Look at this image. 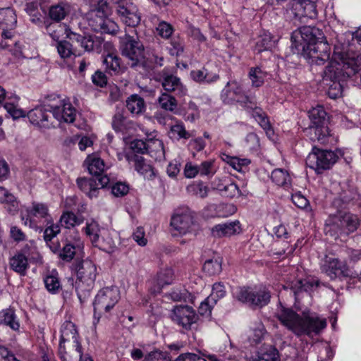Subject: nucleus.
Masks as SVG:
<instances>
[{
	"instance_id": "nucleus-6",
	"label": "nucleus",
	"mask_w": 361,
	"mask_h": 361,
	"mask_svg": "<svg viewBox=\"0 0 361 361\" xmlns=\"http://www.w3.org/2000/svg\"><path fill=\"white\" fill-rule=\"evenodd\" d=\"M44 106L49 108L53 117L60 123H73L75 120L76 110L69 100L59 95L50 94L44 99Z\"/></svg>"
},
{
	"instance_id": "nucleus-64",
	"label": "nucleus",
	"mask_w": 361,
	"mask_h": 361,
	"mask_svg": "<svg viewBox=\"0 0 361 361\" xmlns=\"http://www.w3.org/2000/svg\"><path fill=\"white\" fill-rule=\"evenodd\" d=\"M226 293L224 286L221 283H216L213 285L212 294L208 298L215 303L217 300L224 298Z\"/></svg>"
},
{
	"instance_id": "nucleus-22",
	"label": "nucleus",
	"mask_w": 361,
	"mask_h": 361,
	"mask_svg": "<svg viewBox=\"0 0 361 361\" xmlns=\"http://www.w3.org/2000/svg\"><path fill=\"white\" fill-rule=\"evenodd\" d=\"M127 159L134 162L135 171L148 180H153L157 176V171L149 161H147L143 157L137 154L128 155Z\"/></svg>"
},
{
	"instance_id": "nucleus-26",
	"label": "nucleus",
	"mask_w": 361,
	"mask_h": 361,
	"mask_svg": "<svg viewBox=\"0 0 361 361\" xmlns=\"http://www.w3.org/2000/svg\"><path fill=\"white\" fill-rule=\"evenodd\" d=\"M106 71L111 75H119L125 72L126 68L121 64V58L115 53H109L103 60Z\"/></svg>"
},
{
	"instance_id": "nucleus-28",
	"label": "nucleus",
	"mask_w": 361,
	"mask_h": 361,
	"mask_svg": "<svg viewBox=\"0 0 361 361\" xmlns=\"http://www.w3.org/2000/svg\"><path fill=\"white\" fill-rule=\"evenodd\" d=\"M133 126V122L128 120L122 111H117L112 117L111 126L117 133H126Z\"/></svg>"
},
{
	"instance_id": "nucleus-31",
	"label": "nucleus",
	"mask_w": 361,
	"mask_h": 361,
	"mask_svg": "<svg viewBox=\"0 0 361 361\" xmlns=\"http://www.w3.org/2000/svg\"><path fill=\"white\" fill-rule=\"evenodd\" d=\"M126 106L128 111L134 115H140L145 111V102L144 99L137 94H131L126 101Z\"/></svg>"
},
{
	"instance_id": "nucleus-1",
	"label": "nucleus",
	"mask_w": 361,
	"mask_h": 361,
	"mask_svg": "<svg viewBox=\"0 0 361 361\" xmlns=\"http://www.w3.org/2000/svg\"><path fill=\"white\" fill-rule=\"evenodd\" d=\"M361 69V55H357L350 45H334L333 59L323 72L326 82H344Z\"/></svg>"
},
{
	"instance_id": "nucleus-37",
	"label": "nucleus",
	"mask_w": 361,
	"mask_h": 361,
	"mask_svg": "<svg viewBox=\"0 0 361 361\" xmlns=\"http://www.w3.org/2000/svg\"><path fill=\"white\" fill-rule=\"evenodd\" d=\"M56 49L61 59H70L72 56H80V54L77 52V50L73 47L72 44L66 40L59 41L56 44Z\"/></svg>"
},
{
	"instance_id": "nucleus-36",
	"label": "nucleus",
	"mask_w": 361,
	"mask_h": 361,
	"mask_svg": "<svg viewBox=\"0 0 361 361\" xmlns=\"http://www.w3.org/2000/svg\"><path fill=\"white\" fill-rule=\"evenodd\" d=\"M279 358L278 350L271 345H264L257 355V361H278Z\"/></svg>"
},
{
	"instance_id": "nucleus-20",
	"label": "nucleus",
	"mask_w": 361,
	"mask_h": 361,
	"mask_svg": "<svg viewBox=\"0 0 361 361\" xmlns=\"http://www.w3.org/2000/svg\"><path fill=\"white\" fill-rule=\"evenodd\" d=\"M43 105L37 106L28 111L27 116L31 124L40 128H49L53 126L49 114V109Z\"/></svg>"
},
{
	"instance_id": "nucleus-55",
	"label": "nucleus",
	"mask_w": 361,
	"mask_h": 361,
	"mask_svg": "<svg viewBox=\"0 0 361 361\" xmlns=\"http://www.w3.org/2000/svg\"><path fill=\"white\" fill-rule=\"evenodd\" d=\"M68 11L64 6L61 4L54 5L50 7L49 15L51 19L56 22L63 20L67 15Z\"/></svg>"
},
{
	"instance_id": "nucleus-23",
	"label": "nucleus",
	"mask_w": 361,
	"mask_h": 361,
	"mask_svg": "<svg viewBox=\"0 0 361 361\" xmlns=\"http://www.w3.org/2000/svg\"><path fill=\"white\" fill-rule=\"evenodd\" d=\"M242 232L241 224L236 220L225 224H217L211 228L212 235L214 238L231 237Z\"/></svg>"
},
{
	"instance_id": "nucleus-57",
	"label": "nucleus",
	"mask_w": 361,
	"mask_h": 361,
	"mask_svg": "<svg viewBox=\"0 0 361 361\" xmlns=\"http://www.w3.org/2000/svg\"><path fill=\"white\" fill-rule=\"evenodd\" d=\"M0 15L4 17L2 22L1 23L2 25H6V27L12 28L15 26L17 20L16 16L13 11V10L11 8L3 9L0 12Z\"/></svg>"
},
{
	"instance_id": "nucleus-61",
	"label": "nucleus",
	"mask_w": 361,
	"mask_h": 361,
	"mask_svg": "<svg viewBox=\"0 0 361 361\" xmlns=\"http://www.w3.org/2000/svg\"><path fill=\"white\" fill-rule=\"evenodd\" d=\"M149 140L145 142L142 140L136 139L130 142V149L134 153L144 154L149 152Z\"/></svg>"
},
{
	"instance_id": "nucleus-8",
	"label": "nucleus",
	"mask_w": 361,
	"mask_h": 361,
	"mask_svg": "<svg viewBox=\"0 0 361 361\" xmlns=\"http://www.w3.org/2000/svg\"><path fill=\"white\" fill-rule=\"evenodd\" d=\"M255 97L247 94L242 85L237 80L228 81L221 92V99L224 104H231L234 102L239 103L243 107H253Z\"/></svg>"
},
{
	"instance_id": "nucleus-62",
	"label": "nucleus",
	"mask_w": 361,
	"mask_h": 361,
	"mask_svg": "<svg viewBox=\"0 0 361 361\" xmlns=\"http://www.w3.org/2000/svg\"><path fill=\"white\" fill-rule=\"evenodd\" d=\"M208 359L209 360L197 354L188 353L181 354L174 361H219L214 355L209 356Z\"/></svg>"
},
{
	"instance_id": "nucleus-3",
	"label": "nucleus",
	"mask_w": 361,
	"mask_h": 361,
	"mask_svg": "<svg viewBox=\"0 0 361 361\" xmlns=\"http://www.w3.org/2000/svg\"><path fill=\"white\" fill-rule=\"evenodd\" d=\"M279 320L297 336L319 334L326 326V321L316 314L300 315L290 309L283 308L276 315Z\"/></svg>"
},
{
	"instance_id": "nucleus-16",
	"label": "nucleus",
	"mask_w": 361,
	"mask_h": 361,
	"mask_svg": "<svg viewBox=\"0 0 361 361\" xmlns=\"http://www.w3.org/2000/svg\"><path fill=\"white\" fill-rule=\"evenodd\" d=\"M110 182L109 178L104 175L100 178H78L76 180L78 188L90 198L97 197L99 190L106 187Z\"/></svg>"
},
{
	"instance_id": "nucleus-45",
	"label": "nucleus",
	"mask_w": 361,
	"mask_h": 361,
	"mask_svg": "<svg viewBox=\"0 0 361 361\" xmlns=\"http://www.w3.org/2000/svg\"><path fill=\"white\" fill-rule=\"evenodd\" d=\"M169 134L171 138L177 140H188L191 137L190 133L185 130L184 124L180 121H176L175 124L171 125Z\"/></svg>"
},
{
	"instance_id": "nucleus-47",
	"label": "nucleus",
	"mask_w": 361,
	"mask_h": 361,
	"mask_svg": "<svg viewBox=\"0 0 361 361\" xmlns=\"http://www.w3.org/2000/svg\"><path fill=\"white\" fill-rule=\"evenodd\" d=\"M202 270L209 276L217 275L221 272V260L219 259H209L205 261Z\"/></svg>"
},
{
	"instance_id": "nucleus-13",
	"label": "nucleus",
	"mask_w": 361,
	"mask_h": 361,
	"mask_svg": "<svg viewBox=\"0 0 361 361\" xmlns=\"http://www.w3.org/2000/svg\"><path fill=\"white\" fill-rule=\"evenodd\" d=\"M321 270L332 280L352 276L351 271L345 263L333 257H325L321 265Z\"/></svg>"
},
{
	"instance_id": "nucleus-46",
	"label": "nucleus",
	"mask_w": 361,
	"mask_h": 361,
	"mask_svg": "<svg viewBox=\"0 0 361 361\" xmlns=\"http://www.w3.org/2000/svg\"><path fill=\"white\" fill-rule=\"evenodd\" d=\"M209 188L202 181L195 182L187 187V191L192 195L205 198L208 195Z\"/></svg>"
},
{
	"instance_id": "nucleus-48",
	"label": "nucleus",
	"mask_w": 361,
	"mask_h": 361,
	"mask_svg": "<svg viewBox=\"0 0 361 361\" xmlns=\"http://www.w3.org/2000/svg\"><path fill=\"white\" fill-rule=\"evenodd\" d=\"M198 173L200 176L212 177L216 172L214 159H208L198 164Z\"/></svg>"
},
{
	"instance_id": "nucleus-52",
	"label": "nucleus",
	"mask_w": 361,
	"mask_h": 361,
	"mask_svg": "<svg viewBox=\"0 0 361 361\" xmlns=\"http://www.w3.org/2000/svg\"><path fill=\"white\" fill-rule=\"evenodd\" d=\"M204 82L207 84L215 82L219 79V69L213 64H207L203 67Z\"/></svg>"
},
{
	"instance_id": "nucleus-43",
	"label": "nucleus",
	"mask_w": 361,
	"mask_h": 361,
	"mask_svg": "<svg viewBox=\"0 0 361 361\" xmlns=\"http://www.w3.org/2000/svg\"><path fill=\"white\" fill-rule=\"evenodd\" d=\"M147 59H145V61H147V65L151 66V68H149L147 66L146 67H143L145 69L152 70L154 68L155 66H163L164 56L159 51L154 49H149V50H147Z\"/></svg>"
},
{
	"instance_id": "nucleus-24",
	"label": "nucleus",
	"mask_w": 361,
	"mask_h": 361,
	"mask_svg": "<svg viewBox=\"0 0 361 361\" xmlns=\"http://www.w3.org/2000/svg\"><path fill=\"white\" fill-rule=\"evenodd\" d=\"M59 344H68V350H70V344H77V348H79V344H81L76 326L72 322L66 321L63 323Z\"/></svg>"
},
{
	"instance_id": "nucleus-15",
	"label": "nucleus",
	"mask_w": 361,
	"mask_h": 361,
	"mask_svg": "<svg viewBox=\"0 0 361 361\" xmlns=\"http://www.w3.org/2000/svg\"><path fill=\"white\" fill-rule=\"evenodd\" d=\"M161 82L167 93H173L179 97H184L188 93V89L180 78L171 73L166 68H164L161 73Z\"/></svg>"
},
{
	"instance_id": "nucleus-27",
	"label": "nucleus",
	"mask_w": 361,
	"mask_h": 361,
	"mask_svg": "<svg viewBox=\"0 0 361 361\" xmlns=\"http://www.w3.org/2000/svg\"><path fill=\"white\" fill-rule=\"evenodd\" d=\"M247 109L252 110V116L257 121L259 126L266 131L267 134L273 133L270 121L267 114L263 109L257 106V102L255 99V104L253 107H245Z\"/></svg>"
},
{
	"instance_id": "nucleus-63",
	"label": "nucleus",
	"mask_w": 361,
	"mask_h": 361,
	"mask_svg": "<svg viewBox=\"0 0 361 361\" xmlns=\"http://www.w3.org/2000/svg\"><path fill=\"white\" fill-rule=\"evenodd\" d=\"M75 255V246L66 243L59 252V257L63 261L70 262L72 260Z\"/></svg>"
},
{
	"instance_id": "nucleus-58",
	"label": "nucleus",
	"mask_w": 361,
	"mask_h": 361,
	"mask_svg": "<svg viewBox=\"0 0 361 361\" xmlns=\"http://www.w3.org/2000/svg\"><path fill=\"white\" fill-rule=\"evenodd\" d=\"M171 47L169 48L171 56H179L184 51V41L179 37H173L170 42Z\"/></svg>"
},
{
	"instance_id": "nucleus-18",
	"label": "nucleus",
	"mask_w": 361,
	"mask_h": 361,
	"mask_svg": "<svg viewBox=\"0 0 361 361\" xmlns=\"http://www.w3.org/2000/svg\"><path fill=\"white\" fill-rule=\"evenodd\" d=\"M360 199V195L357 189L353 185L344 183L341 185V191L334 199L332 204L338 209H345L349 205L355 204Z\"/></svg>"
},
{
	"instance_id": "nucleus-14",
	"label": "nucleus",
	"mask_w": 361,
	"mask_h": 361,
	"mask_svg": "<svg viewBox=\"0 0 361 361\" xmlns=\"http://www.w3.org/2000/svg\"><path fill=\"white\" fill-rule=\"evenodd\" d=\"M116 13L121 20L127 26L135 27L141 20L137 6L131 1L119 2Z\"/></svg>"
},
{
	"instance_id": "nucleus-30",
	"label": "nucleus",
	"mask_w": 361,
	"mask_h": 361,
	"mask_svg": "<svg viewBox=\"0 0 361 361\" xmlns=\"http://www.w3.org/2000/svg\"><path fill=\"white\" fill-rule=\"evenodd\" d=\"M85 221L83 216L75 214L73 212L66 211L63 212L59 219V224L61 226L71 229L75 226L82 224Z\"/></svg>"
},
{
	"instance_id": "nucleus-32",
	"label": "nucleus",
	"mask_w": 361,
	"mask_h": 361,
	"mask_svg": "<svg viewBox=\"0 0 361 361\" xmlns=\"http://www.w3.org/2000/svg\"><path fill=\"white\" fill-rule=\"evenodd\" d=\"M87 163V169L90 174L95 178L103 177V172L104 171L105 164L104 161L95 155L89 156L86 160Z\"/></svg>"
},
{
	"instance_id": "nucleus-2",
	"label": "nucleus",
	"mask_w": 361,
	"mask_h": 361,
	"mask_svg": "<svg viewBox=\"0 0 361 361\" xmlns=\"http://www.w3.org/2000/svg\"><path fill=\"white\" fill-rule=\"evenodd\" d=\"M300 41L298 51L312 59V63L322 65L330 59V48L324 41V35L321 29L314 26H302L298 29Z\"/></svg>"
},
{
	"instance_id": "nucleus-21",
	"label": "nucleus",
	"mask_w": 361,
	"mask_h": 361,
	"mask_svg": "<svg viewBox=\"0 0 361 361\" xmlns=\"http://www.w3.org/2000/svg\"><path fill=\"white\" fill-rule=\"evenodd\" d=\"M293 8L295 16L314 19L317 17L316 1L314 0H293Z\"/></svg>"
},
{
	"instance_id": "nucleus-5",
	"label": "nucleus",
	"mask_w": 361,
	"mask_h": 361,
	"mask_svg": "<svg viewBox=\"0 0 361 361\" xmlns=\"http://www.w3.org/2000/svg\"><path fill=\"white\" fill-rule=\"evenodd\" d=\"M119 50L128 59V64L133 68L137 67L151 68L145 61V48L142 42L128 34L119 37Z\"/></svg>"
},
{
	"instance_id": "nucleus-35",
	"label": "nucleus",
	"mask_w": 361,
	"mask_h": 361,
	"mask_svg": "<svg viewBox=\"0 0 361 361\" xmlns=\"http://www.w3.org/2000/svg\"><path fill=\"white\" fill-rule=\"evenodd\" d=\"M338 220L342 227L345 228L349 233L355 231L360 225L357 216L351 213H345L341 215Z\"/></svg>"
},
{
	"instance_id": "nucleus-19",
	"label": "nucleus",
	"mask_w": 361,
	"mask_h": 361,
	"mask_svg": "<svg viewBox=\"0 0 361 361\" xmlns=\"http://www.w3.org/2000/svg\"><path fill=\"white\" fill-rule=\"evenodd\" d=\"M172 320L185 330H190L197 317L192 307L188 305L176 306L172 310Z\"/></svg>"
},
{
	"instance_id": "nucleus-25",
	"label": "nucleus",
	"mask_w": 361,
	"mask_h": 361,
	"mask_svg": "<svg viewBox=\"0 0 361 361\" xmlns=\"http://www.w3.org/2000/svg\"><path fill=\"white\" fill-rule=\"evenodd\" d=\"M58 354L61 361H81L82 345L79 344V348H77V344H70V350H68V344H59Z\"/></svg>"
},
{
	"instance_id": "nucleus-33",
	"label": "nucleus",
	"mask_w": 361,
	"mask_h": 361,
	"mask_svg": "<svg viewBox=\"0 0 361 361\" xmlns=\"http://www.w3.org/2000/svg\"><path fill=\"white\" fill-rule=\"evenodd\" d=\"M0 202L6 204L9 213L14 214L18 210V202L16 197L6 188L0 187Z\"/></svg>"
},
{
	"instance_id": "nucleus-49",
	"label": "nucleus",
	"mask_w": 361,
	"mask_h": 361,
	"mask_svg": "<svg viewBox=\"0 0 361 361\" xmlns=\"http://www.w3.org/2000/svg\"><path fill=\"white\" fill-rule=\"evenodd\" d=\"M44 282L47 290L52 294L57 293L61 288L57 273L54 271L44 279Z\"/></svg>"
},
{
	"instance_id": "nucleus-7",
	"label": "nucleus",
	"mask_w": 361,
	"mask_h": 361,
	"mask_svg": "<svg viewBox=\"0 0 361 361\" xmlns=\"http://www.w3.org/2000/svg\"><path fill=\"white\" fill-rule=\"evenodd\" d=\"M234 298L247 304L252 308H261L267 305L271 298L269 291L264 287L252 289L249 287H237L233 292Z\"/></svg>"
},
{
	"instance_id": "nucleus-51",
	"label": "nucleus",
	"mask_w": 361,
	"mask_h": 361,
	"mask_svg": "<svg viewBox=\"0 0 361 361\" xmlns=\"http://www.w3.org/2000/svg\"><path fill=\"white\" fill-rule=\"evenodd\" d=\"M220 193L222 196L229 198L238 197L241 195V192L238 186L235 183L230 180L222 184V188L220 189Z\"/></svg>"
},
{
	"instance_id": "nucleus-38",
	"label": "nucleus",
	"mask_w": 361,
	"mask_h": 361,
	"mask_svg": "<svg viewBox=\"0 0 361 361\" xmlns=\"http://www.w3.org/2000/svg\"><path fill=\"white\" fill-rule=\"evenodd\" d=\"M83 230L93 245L98 243V239L100 237V226L97 221L93 219L87 220Z\"/></svg>"
},
{
	"instance_id": "nucleus-42",
	"label": "nucleus",
	"mask_w": 361,
	"mask_h": 361,
	"mask_svg": "<svg viewBox=\"0 0 361 361\" xmlns=\"http://www.w3.org/2000/svg\"><path fill=\"white\" fill-rule=\"evenodd\" d=\"M149 152L152 157H154L157 160L161 161L165 158V151L164 143L158 139L149 140Z\"/></svg>"
},
{
	"instance_id": "nucleus-4",
	"label": "nucleus",
	"mask_w": 361,
	"mask_h": 361,
	"mask_svg": "<svg viewBox=\"0 0 361 361\" xmlns=\"http://www.w3.org/2000/svg\"><path fill=\"white\" fill-rule=\"evenodd\" d=\"M75 269L77 275L75 290L79 300L82 302L94 287L97 269L92 260L86 259L76 262Z\"/></svg>"
},
{
	"instance_id": "nucleus-59",
	"label": "nucleus",
	"mask_w": 361,
	"mask_h": 361,
	"mask_svg": "<svg viewBox=\"0 0 361 361\" xmlns=\"http://www.w3.org/2000/svg\"><path fill=\"white\" fill-rule=\"evenodd\" d=\"M273 45L272 38L269 34L261 35L256 42L255 49L259 53L270 49Z\"/></svg>"
},
{
	"instance_id": "nucleus-60",
	"label": "nucleus",
	"mask_w": 361,
	"mask_h": 361,
	"mask_svg": "<svg viewBox=\"0 0 361 361\" xmlns=\"http://www.w3.org/2000/svg\"><path fill=\"white\" fill-rule=\"evenodd\" d=\"M265 334L264 325L259 322L256 327L253 328L249 340L251 343L258 344L262 341Z\"/></svg>"
},
{
	"instance_id": "nucleus-11",
	"label": "nucleus",
	"mask_w": 361,
	"mask_h": 361,
	"mask_svg": "<svg viewBox=\"0 0 361 361\" xmlns=\"http://www.w3.org/2000/svg\"><path fill=\"white\" fill-rule=\"evenodd\" d=\"M119 293L115 288H104L97 294L93 302L94 315L99 317L104 312H109L118 302Z\"/></svg>"
},
{
	"instance_id": "nucleus-34",
	"label": "nucleus",
	"mask_w": 361,
	"mask_h": 361,
	"mask_svg": "<svg viewBox=\"0 0 361 361\" xmlns=\"http://www.w3.org/2000/svg\"><path fill=\"white\" fill-rule=\"evenodd\" d=\"M319 281L314 279H300L293 282L291 285V290L295 295L302 291H311L314 287L319 286Z\"/></svg>"
},
{
	"instance_id": "nucleus-39",
	"label": "nucleus",
	"mask_w": 361,
	"mask_h": 361,
	"mask_svg": "<svg viewBox=\"0 0 361 361\" xmlns=\"http://www.w3.org/2000/svg\"><path fill=\"white\" fill-rule=\"evenodd\" d=\"M158 104L162 109L170 112H173L178 106L175 97L167 92H164L159 97Z\"/></svg>"
},
{
	"instance_id": "nucleus-10",
	"label": "nucleus",
	"mask_w": 361,
	"mask_h": 361,
	"mask_svg": "<svg viewBox=\"0 0 361 361\" xmlns=\"http://www.w3.org/2000/svg\"><path fill=\"white\" fill-rule=\"evenodd\" d=\"M337 154L331 150H323L314 147L306 158V164L320 173L330 169L337 161Z\"/></svg>"
},
{
	"instance_id": "nucleus-54",
	"label": "nucleus",
	"mask_w": 361,
	"mask_h": 361,
	"mask_svg": "<svg viewBox=\"0 0 361 361\" xmlns=\"http://www.w3.org/2000/svg\"><path fill=\"white\" fill-rule=\"evenodd\" d=\"M28 217L44 218L48 215V208L44 204L33 203L27 210Z\"/></svg>"
},
{
	"instance_id": "nucleus-29",
	"label": "nucleus",
	"mask_w": 361,
	"mask_h": 361,
	"mask_svg": "<svg viewBox=\"0 0 361 361\" xmlns=\"http://www.w3.org/2000/svg\"><path fill=\"white\" fill-rule=\"evenodd\" d=\"M11 269L20 276H25L29 267L28 259L18 252L10 259Z\"/></svg>"
},
{
	"instance_id": "nucleus-53",
	"label": "nucleus",
	"mask_w": 361,
	"mask_h": 361,
	"mask_svg": "<svg viewBox=\"0 0 361 361\" xmlns=\"http://www.w3.org/2000/svg\"><path fill=\"white\" fill-rule=\"evenodd\" d=\"M106 18V15L96 13L94 11H92L90 17L88 18V25L94 31L99 32L102 30Z\"/></svg>"
},
{
	"instance_id": "nucleus-50",
	"label": "nucleus",
	"mask_w": 361,
	"mask_h": 361,
	"mask_svg": "<svg viewBox=\"0 0 361 361\" xmlns=\"http://www.w3.org/2000/svg\"><path fill=\"white\" fill-rule=\"evenodd\" d=\"M94 246L108 253L113 252L116 247L114 240L109 234L99 237L98 243H96Z\"/></svg>"
},
{
	"instance_id": "nucleus-12",
	"label": "nucleus",
	"mask_w": 361,
	"mask_h": 361,
	"mask_svg": "<svg viewBox=\"0 0 361 361\" xmlns=\"http://www.w3.org/2000/svg\"><path fill=\"white\" fill-rule=\"evenodd\" d=\"M65 32L70 41L78 44L85 51H101L104 42L102 37L90 34L80 35L69 29H65Z\"/></svg>"
},
{
	"instance_id": "nucleus-44",
	"label": "nucleus",
	"mask_w": 361,
	"mask_h": 361,
	"mask_svg": "<svg viewBox=\"0 0 361 361\" xmlns=\"http://www.w3.org/2000/svg\"><path fill=\"white\" fill-rule=\"evenodd\" d=\"M271 179L279 186L287 187L290 184V177L287 171L281 169H274L271 174Z\"/></svg>"
},
{
	"instance_id": "nucleus-56",
	"label": "nucleus",
	"mask_w": 361,
	"mask_h": 361,
	"mask_svg": "<svg viewBox=\"0 0 361 361\" xmlns=\"http://www.w3.org/2000/svg\"><path fill=\"white\" fill-rule=\"evenodd\" d=\"M343 82L334 81L332 82H326V85L329 86L327 90V95L329 98L336 99L343 94Z\"/></svg>"
},
{
	"instance_id": "nucleus-17",
	"label": "nucleus",
	"mask_w": 361,
	"mask_h": 361,
	"mask_svg": "<svg viewBox=\"0 0 361 361\" xmlns=\"http://www.w3.org/2000/svg\"><path fill=\"white\" fill-rule=\"evenodd\" d=\"M194 212L187 207L176 210L171 219V226L180 234L188 232L193 224Z\"/></svg>"
},
{
	"instance_id": "nucleus-41",
	"label": "nucleus",
	"mask_w": 361,
	"mask_h": 361,
	"mask_svg": "<svg viewBox=\"0 0 361 361\" xmlns=\"http://www.w3.org/2000/svg\"><path fill=\"white\" fill-rule=\"evenodd\" d=\"M267 73L259 67H252L248 73V77L251 81L252 87H259L264 83V79L267 77Z\"/></svg>"
},
{
	"instance_id": "nucleus-9",
	"label": "nucleus",
	"mask_w": 361,
	"mask_h": 361,
	"mask_svg": "<svg viewBox=\"0 0 361 361\" xmlns=\"http://www.w3.org/2000/svg\"><path fill=\"white\" fill-rule=\"evenodd\" d=\"M310 125L307 130L312 135L310 138L312 140H318L323 142L324 139L329 135L328 127L326 124V112L322 106H317L308 111Z\"/></svg>"
},
{
	"instance_id": "nucleus-40",
	"label": "nucleus",
	"mask_w": 361,
	"mask_h": 361,
	"mask_svg": "<svg viewBox=\"0 0 361 361\" xmlns=\"http://www.w3.org/2000/svg\"><path fill=\"white\" fill-rule=\"evenodd\" d=\"M0 323L8 326L13 330H18L20 327L14 311L11 309H6L0 312Z\"/></svg>"
}]
</instances>
